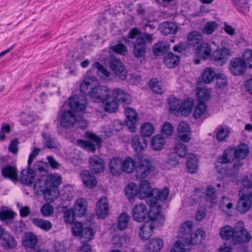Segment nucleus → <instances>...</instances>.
<instances>
[{
    "mask_svg": "<svg viewBox=\"0 0 252 252\" xmlns=\"http://www.w3.org/2000/svg\"><path fill=\"white\" fill-rule=\"evenodd\" d=\"M216 76L214 69L211 67H207L204 69L201 78L204 83L209 84L214 81Z\"/></svg>",
    "mask_w": 252,
    "mask_h": 252,
    "instance_id": "46",
    "label": "nucleus"
},
{
    "mask_svg": "<svg viewBox=\"0 0 252 252\" xmlns=\"http://www.w3.org/2000/svg\"><path fill=\"white\" fill-rule=\"evenodd\" d=\"M212 49L209 44L206 42H203L198 45L195 49L196 55L203 60L211 58Z\"/></svg>",
    "mask_w": 252,
    "mask_h": 252,
    "instance_id": "22",
    "label": "nucleus"
},
{
    "mask_svg": "<svg viewBox=\"0 0 252 252\" xmlns=\"http://www.w3.org/2000/svg\"><path fill=\"white\" fill-rule=\"evenodd\" d=\"M109 65L114 73L121 80H125L127 77V70L121 62L117 59H112Z\"/></svg>",
    "mask_w": 252,
    "mask_h": 252,
    "instance_id": "13",
    "label": "nucleus"
},
{
    "mask_svg": "<svg viewBox=\"0 0 252 252\" xmlns=\"http://www.w3.org/2000/svg\"><path fill=\"white\" fill-rule=\"evenodd\" d=\"M217 139L219 141H223L228 137L229 133V128L227 126H220L217 128Z\"/></svg>",
    "mask_w": 252,
    "mask_h": 252,
    "instance_id": "55",
    "label": "nucleus"
},
{
    "mask_svg": "<svg viewBox=\"0 0 252 252\" xmlns=\"http://www.w3.org/2000/svg\"><path fill=\"white\" fill-rule=\"evenodd\" d=\"M251 240V236L244 227V223L239 221L235 226V235H234V244L241 243H248Z\"/></svg>",
    "mask_w": 252,
    "mask_h": 252,
    "instance_id": "9",
    "label": "nucleus"
},
{
    "mask_svg": "<svg viewBox=\"0 0 252 252\" xmlns=\"http://www.w3.org/2000/svg\"><path fill=\"white\" fill-rule=\"evenodd\" d=\"M125 191L126 196L130 201L133 200L135 196L138 195L137 187L133 183L128 184L125 187Z\"/></svg>",
    "mask_w": 252,
    "mask_h": 252,
    "instance_id": "39",
    "label": "nucleus"
},
{
    "mask_svg": "<svg viewBox=\"0 0 252 252\" xmlns=\"http://www.w3.org/2000/svg\"><path fill=\"white\" fill-rule=\"evenodd\" d=\"M96 214L99 219H104L108 214L109 204L107 198L103 196L97 202Z\"/></svg>",
    "mask_w": 252,
    "mask_h": 252,
    "instance_id": "15",
    "label": "nucleus"
},
{
    "mask_svg": "<svg viewBox=\"0 0 252 252\" xmlns=\"http://www.w3.org/2000/svg\"><path fill=\"white\" fill-rule=\"evenodd\" d=\"M210 91L205 88H199L197 89V97L199 102L204 103V101L208 100L210 97Z\"/></svg>",
    "mask_w": 252,
    "mask_h": 252,
    "instance_id": "58",
    "label": "nucleus"
},
{
    "mask_svg": "<svg viewBox=\"0 0 252 252\" xmlns=\"http://www.w3.org/2000/svg\"><path fill=\"white\" fill-rule=\"evenodd\" d=\"M180 61V57L174 54L172 52L168 53L164 58V63L170 68L177 66L179 64Z\"/></svg>",
    "mask_w": 252,
    "mask_h": 252,
    "instance_id": "32",
    "label": "nucleus"
},
{
    "mask_svg": "<svg viewBox=\"0 0 252 252\" xmlns=\"http://www.w3.org/2000/svg\"><path fill=\"white\" fill-rule=\"evenodd\" d=\"M123 171L128 173H132L135 168V162L130 157L126 158L124 161L122 160Z\"/></svg>",
    "mask_w": 252,
    "mask_h": 252,
    "instance_id": "52",
    "label": "nucleus"
},
{
    "mask_svg": "<svg viewBox=\"0 0 252 252\" xmlns=\"http://www.w3.org/2000/svg\"><path fill=\"white\" fill-rule=\"evenodd\" d=\"M93 67L97 69V74L103 79H106L111 75L110 72L97 62L94 63Z\"/></svg>",
    "mask_w": 252,
    "mask_h": 252,
    "instance_id": "54",
    "label": "nucleus"
},
{
    "mask_svg": "<svg viewBox=\"0 0 252 252\" xmlns=\"http://www.w3.org/2000/svg\"><path fill=\"white\" fill-rule=\"evenodd\" d=\"M201 33L198 31H193L189 33L187 36V40L189 43L192 45H195L200 43L202 40Z\"/></svg>",
    "mask_w": 252,
    "mask_h": 252,
    "instance_id": "45",
    "label": "nucleus"
},
{
    "mask_svg": "<svg viewBox=\"0 0 252 252\" xmlns=\"http://www.w3.org/2000/svg\"><path fill=\"white\" fill-rule=\"evenodd\" d=\"M243 61L245 63L246 66H249L250 68H252V50H247L243 54L242 59Z\"/></svg>",
    "mask_w": 252,
    "mask_h": 252,
    "instance_id": "63",
    "label": "nucleus"
},
{
    "mask_svg": "<svg viewBox=\"0 0 252 252\" xmlns=\"http://www.w3.org/2000/svg\"><path fill=\"white\" fill-rule=\"evenodd\" d=\"M77 143L80 147L89 152H94L95 150V145L92 142L79 139L77 141Z\"/></svg>",
    "mask_w": 252,
    "mask_h": 252,
    "instance_id": "59",
    "label": "nucleus"
},
{
    "mask_svg": "<svg viewBox=\"0 0 252 252\" xmlns=\"http://www.w3.org/2000/svg\"><path fill=\"white\" fill-rule=\"evenodd\" d=\"M178 134L180 139L185 142L190 139V131L189 126L185 122H181L178 127Z\"/></svg>",
    "mask_w": 252,
    "mask_h": 252,
    "instance_id": "24",
    "label": "nucleus"
},
{
    "mask_svg": "<svg viewBox=\"0 0 252 252\" xmlns=\"http://www.w3.org/2000/svg\"><path fill=\"white\" fill-rule=\"evenodd\" d=\"M47 178H48V182L50 183V187L57 188V187L62 183V177L59 175L51 174L50 175H47Z\"/></svg>",
    "mask_w": 252,
    "mask_h": 252,
    "instance_id": "60",
    "label": "nucleus"
},
{
    "mask_svg": "<svg viewBox=\"0 0 252 252\" xmlns=\"http://www.w3.org/2000/svg\"><path fill=\"white\" fill-rule=\"evenodd\" d=\"M155 128L152 124L149 123L144 124L141 127V136L149 137L154 133Z\"/></svg>",
    "mask_w": 252,
    "mask_h": 252,
    "instance_id": "57",
    "label": "nucleus"
},
{
    "mask_svg": "<svg viewBox=\"0 0 252 252\" xmlns=\"http://www.w3.org/2000/svg\"><path fill=\"white\" fill-rule=\"evenodd\" d=\"M46 163L42 161H37L33 166L28 164L27 168L21 170L20 174V180L25 185L31 186L35 179V176H45L47 173Z\"/></svg>",
    "mask_w": 252,
    "mask_h": 252,
    "instance_id": "2",
    "label": "nucleus"
},
{
    "mask_svg": "<svg viewBox=\"0 0 252 252\" xmlns=\"http://www.w3.org/2000/svg\"><path fill=\"white\" fill-rule=\"evenodd\" d=\"M83 184L88 188L93 189L96 186L97 181L95 177L89 170H84L81 173Z\"/></svg>",
    "mask_w": 252,
    "mask_h": 252,
    "instance_id": "23",
    "label": "nucleus"
},
{
    "mask_svg": "<svg viewBox=\"0 0 252 252\" xmlns=\"http://www.w3.org/2000/svg\"><path fill=\"white\" fill-rule=\"evenodd\" d=\"M45 200L49 202H53L59 195V192L57 188L49 187L43 193Z\"/></svg>",
    "mask_w": 252,
    "mask_h": 252,
    "instance_id": "35",
    "label": "nucleus"
},
{
    "mask_svg": "<svg viewBox=\"0 0 252 252\" xmlns=\"http://www.w3.org/2000/svg\"><path fill=\"white\" fill-rule=\"evenodd\" d=\"M234 235H235V227L233 229L231 226L226 225L220 230V236L223 240H230L232 238L234 243Z\"/></svg>",
    "mask_w": 252,
    "mask_h": 252,
    "instance_id": "38",
    "label": "nucleus"
},
{
    "mask_svg": "<svg viewBox=\"0 0 252 252\" xmlns=\"http://www.w3.org/2000/svg\"><path fill=\"white\" fill-rule=\"evenodd\" d=\"M206 201L209 207H213L217 203V197L215 188L209 185L207 187L205 193Z\"/></svg>",
    "mask_w": 252,
    "mask_h": 252,
    "instance_id": "29",
    "label": "nucleus"
},
{
    "mask_svg": "<svg viewBox=\"0 0 252 252\" xmlns=\"http://www.w3.org/2000/svg\"><path fill=\"white\" fill-rule=\"evenodd\" d=\"M129 218V215L126 213L121 214L118 218V228L121 230L125 229L127 227Z\"/></svg>",
    "mask_w": 252,
    "mask_h": 252,
    "instance_id": "56",
    "label": "nucleus"
},
{
    "mask_svg": "<svg viewBox=\"0 0 252 252\" xmlns=\"http://www.w3.org/2000/svg\"><path fill=\"white\" fill-rule=\"evenodd\" d=\"M17 242L13 236L9 233H4L1 239V246L5 249L14 248Z\"/></svg>",
    "mask_w": 252,
    "mask_h": 252,
    "instance_id": "34",
    "label": "nucleus"
},
{
    "mask_svg": "<svg viewBox=\"0 0 252 252\" xmlns=\"http://www.w3.org/2000/svg\"><path fill=\"white\" fill-rule=\"evenodd\" d=\"M193 107V103L189 100H186L181 103L179 113L184 116H188L191 112Z\"/></svg>",
    "mask_w": 252,
    "mask_h": 252,
    "instance_id": "48",
    "label": "nucleus"
},
{
    "mask_svg": "<svg viewBox=\"0 0 252 252\" xmlns=\"http://www.w3.org/2000/svg\"><path fill=\"white\" fill-rule=\"evenodd\" d=\"M89 165L91 170L95 174L103 172L105 168V163L103 159L97 156L90 158Z\"/></svg>",
    "mask_w": 252,
    "mask_h": 252,
    "instance_id": "18",
    "label": "nucleus"
},
{
    "mask_svg": "<svg viewBox=\"0 0 252 252\" xmlns=\"http://www.w3.org/2000/svg\"><path fill=\"white\" fill-rule=\"evenodd\" d=\"M230 55V50L223 47L214 51L211 54V59L215 65L221 66L227 62Z\"/></svg>",
    "mask_w": 252,
    "mask_h": 252,
    "instance_id": "7",
    "label": "nucleus"
},
{
    "mask_svg": "<svg viewBox=\"0 0 252 252\" xmlns=\"http://www.w3.org/2000/svg\"><path fill=\"white\" fill-rule=\"evenodd\" d=\"M104 108L105 111L108 112H115L118 107V102L112 97L109 96L105 101Z\"/></svg>",
    "mask_w": 252,
    "mask_h": 252,
    "instance_id": "49",
    "label": "nucleus"
},
{
    "mask_svg": "<svg viewBox=\"0 0 252 252\" xmlns=\"http://www.w3.org/2000/svg\"><path fill=\"white\" fill-rule=\"evenodd\" d=\"M153 40V34L146 32L143 33V36H140L136 38L133 43L132 50L134 56L137 58H144L147 52V43Z\"/></svg>",
    "mask_w": 252,
    "mask_h": 252,
    "instance_id": "4",
    "label": "nucleus"
},
{
    "mask_svg": "<svg viewBox=\"0 0 252 252\" xmlns=\"http://www.w3.org/2000/svg\"><path fill=\"white\" fill-rule=\"evenodd\" d=\"M159 30L162 34L165 35L175 34L178 30V26L175 23L166 21L160 24Z\"/></svg>",
    "mask_w": 252,
    "mask_h": 252,
    "instance_id": "26",
    "label": "nucleus"
},
{
    "mask_svg": "<svg viewBox=\"0 0 252 252\" xmlns=\"http://www.w3.org/2000/svg\"><path fill=\"white\" fill-rule=\"evenodd\" d=\"M249 0H233L232 4L240 12L245 13L249 11Z\"/></svg>",
    "mask_w": 252,
    "mask_h": 252,
    "instance_id": "51",
    "label": "nucleus"
},
{
    "mask_svg": "<svg viewBox=\"0 0 252 252\" xmlns=\"http://www.w3.org/2000/svg\"><path fill=\"white\" fill-rule=\"evenodd\" d=\"M125 115L127 119L126 125L131 132H134L138 122L137 115L136 111L131 108L125 109Z\"/></svg>",
    "mask_w": 252,
    "mask_h": 252,
    "instance_id": "19",
    "label": "nucleus"
},
{
    "mask_svg": "<svg viewBox=\"0 0 252 252\" xmlns=\"http://www.w3.org/2000/svg\"><path fill=\"white\" fill-rule=\"evenodd\" d=\"M164 221V217L159 211L151 213L149 220L146 221L141 227L139 236L141 239L146 240L152 235L153 230L156 227L161 226Z\"/></svg>",
    "mask_w": 252,
    "mask_h": 252,
    "instance_id": "3",
    "label": "nucleus"
},
{
    "mask_svg": "<svg viewBox=\"0 0 252 252\" xmlns=\"http://www.w3.org/2000/svg\"><path fill=\"white\" fill-rule=\"evenodd\" d=\"M198 160L194 155H189L187 161V167L191 174L195 173L198 170Z\"/></svg>",
    "mask_w": 252,
    "mask_h": 252,
    "instance_id": "36",
    "label": "nucleus"
},
{
    "mask_svg": "<svg viewBox=\"0 0 252 252\" xmlns=\"http://www.w3.org/2000/svg\"><path fill=\"white\" fill-rule=\"evenodd\" d=\"M163 246V242L160 238H154L150 240L145 250L146 252H158Z\"/></svg>",
    "mask_w": 252,
    "mask_h": 252,
    "instance_id": "31",
    "label": "nucleus"
},
{
    "mask_svg": "<svg viewBox=\"0 0 252 252\" xmlns=\"http://www.w3.org/2000/svg\"><path fill=\"white\" fill-rule=\"evenodd\" d=\"M152 164L148 159H141L135 166V176L138 180L145 178L151 170Z\"/></svg>",
    "mask_w": 252,
    "mask_h": 252,
    "instance_id": "10",
    "label": "nucleus"
},
{
    "mask_svg": "<svg viewBox=\"0 0 252 252\" xmlns=\"http://www.w3.org/2000/svg\"><path fill=\"white\" fill-rule=\"evenodd\" d=\"M94 235V232L93 229L91 227H87L84 228L80 236H81L82 239H84V240L82 241L84 242L91 240L93 238Z\"/></svg>",
    "mask_w": 252,
    "mask_h": 252,
    "instance_id": "61",
    "label": "nucleus"
},
{
    "mask_svg": "<svg viewBox=\"0 0 252 252\" xmlns=\"http://www.w3.org/2000/svg\"><path fill=\"white\" fill-rule=\"evenodd\" d=\"M43 138L44 146L49 149H56L58 147V144L56 139L52 138L49 133L43 132L42 134Z\"/></svg>",
    "mask_w": 252,
    "mask_h": 252,
    "instance_id": "47",
    "label": "nucleus"
},
{
    "mask_svg": "<svg viewBox=\"0 0 252 252\" xmlns=\"http://www.w3.org/2000/svg\"><path fill=\"white\" fill-rule=\"evenodd\" d=\"M58 117L61 126L65 128L73 127L77 122L76 116L71 110H60Z\"/></svg>",
    "mask_w": 252,
    "mask_h": 252,
    "instance_id": "6",
    "label": "nucleus"
},
{
    "mask_svg": "<svg viewBox=\"0 0 252 252\" xmlns=\"http://www.w3.org/2000/svg\"><path fill=\"white\" fill-rule=\"evenodd\" d=\"M240 198L237 202L236 209L241 213H245L248 211L252 205V194H248V191L241 193Z\"/></svg>",
    "mask_w": 252,
    "mask_h": 252,
    "instance_id": "12",
    "label": "nucleus"
},
{
    "mask_svg": "<svg viewBox=\"0 0 252 252\" xmlns=\"http://www.w3.org/2000/svg\"><path fill=\"white\" fill-rule=\"evenodd\" d=\"M109 90L106 86H97L94 87L92 93L90 98L94 102L104 103L109 96Z\"/></svg>",
    "mask_w": 252,
    "mask_h": 252,
    "instance_id": "11",
    "label": "nucleus"
},
{
    "mask_svg": "<svg viewBox=\"0 0 252 252\" xmlns=\"http://www.w3.org/2000/svg\"><path fill=\"white\" fill-rule=\"evenodd\" d=\"M193 224L191 221H186L183 223L180 229V233L182 235L181 237L185 238L189 244L196 245L197 243V233L200 235L201 238L204 234V232L202 229H198L197 232L191 233Z\"/></svg>",
    "mask_w": 252,
    "mask_h": 252,
    "instance_id": "5",
    "label": "nucleus"
},
{
    "mask_svg": "<svg viewBox=\"0 0 252 252\" xmlns=\"http://www.w3.org/2000/svg\"><path fill=\"white\" fill-rule=\"evenodd\" d=\"M247 69L246 65L243 60L239 58L232 59L229 63L230 72L234 75L243 74Z\"/></svg>",
    "mask_w": 252,
    "mask_h": 252,
    "instance_id": "14",
    "label": "nucleus"
},
{
    "mask_svg": "<svg viewBox=\"0 0 252 252\" xmlns=\"http://www.w3.org/2000/svg\"><path fill=\"white\" fill-rule=\"evenodd\" d=\"M156 212V211L148 212L146 206L143 203L136 204L132 208L131 215L134 220L138 222H143L149 216L151 213Z\"/></svg>",
    "mask_w": 252,
    "mask_h": 252,
    "instance_id": "8",
    "label": "nucleus"
},
{
    "mask_svg": "<svg viewBox=\"0 0 252 252\" xmlns=\"http://www.w3.org/2000/svg\"><path fill=\"white\" fill-rule=\"evenodd\" d=\"M24 246L28 248H34L37 243L36 237L32 233L25 234L23 238Z\"/></svg>",
    "mask_w": 252,
    "mask_h": 252,
    "instance_id": "41",
    "label": "nucleus"
},
{
    "mask_svg": "<svg viewBox=\"0 0 252 252\" xmlns=\"http://www.w3.org/2000/svg\"><path fill=\"white\" fill-rule=\"evenodd\" d=\"M175 152L180 157L183 158L187 153V147L182 143H177L174 147Z\"/></svg>",
    "mask_w": 252,
    "mask_h": 252,
    "instance_id": "64",
    "label": "nucleus"
},
{
    "mask_svg": "<svg viewBox=\"0 0 252 252\" xmlns=\"http://www.w3.org/2000/svg\"><path fill=\"white\" fill-rule=\"evenodd\" d=\"M113 98L118 101L126 102L128 98V94L120 88H116L112 91Z\"/></svg>",
    "mask_w": 252,
    "mask_h": 252,
    "instance_id": "40",
    "label": "nucleus"
},
{
    "mask_svg": "<svg viewBox=\"0 0 252 252\" xmlns=\"http://www.w3.org/2000/svg\"><path fill=\"white\" fill-rule=\"evenodd\" d=\"M96 84H97V82L93 81L91 78L85 79L80 86V90L81 93L90 97L93 90H94Z\"/></svg>",
    "mask_w": 252,
    "mask_h": 252,
    "instance_id": "28",
    "label": "nucleus"
},
{
    "mask_svg": "<svg viewBox=\"0 0 252 252\" xmlns=\"http://www.w3.org/2000/svg\"><path fill=\"white\" fill-rule=\"evenodd\" d=\"M181 102V101L180 99L175 97H170L168 100L170 112L174 115L178 114Z\"/></svg>",
    "mask_w": 252,
    "mask_h": 252,
    "instance_id": "44",
    "label": "nucleus"
},
{
    "mask_svg": "<svg viewBox=\"0 0 252 252\" xmlns=\"http://www.w3.org/2000/svg\"><path fill=\"white\" fill-rule=\"evenodd\" d=\"M242 183L243 188L239 191V195L241 193H244V191H248V194H252V176H246L243 178Z\"/></svg>",
    "mask_w": 252,
    "mask_h": 252,
    "instance_id": "50",
    "label": "nucleus"
},
{
    "mask_svg": "<svg viewBox=\"0 0 252 252\" xmlns=\"http://www.w3.org/2000/svg\"><path fill=\"white\" fill-rule=\"evenodd\" d=\"M230 148L233 149L234 158L243 159L245 158L249 153L248 146L243 143L238 145L236 148Z\"/></svg>",
    "mask_w": 252,
    "mask_h": 252,
    "instance_id": "27",
    "label": "nucleus"
},
{
    "mask_svg": "<svg viewBox=\"0 0 252 252\" xmlns=\"http://www.w3.org/2000/svg\"><path fill=\"white\" fill-rule=\"evenodd\" d=\"M206 108L207 106L204 103L199 102L195 107L193 117L196 119L200 117L204 113Z\"/></svg>",
    "mask_w": 252,
    "mask_h": 252,
    "instance_id": "62",
    "label": "nucleus"
},
{
    "mask_svg": "<svg viewBox=\"0 0 252 252\" xmlns=\"http://www.w3.org/2000/svg\"><path fill=\"white\" fill-rule=\"evenodd\" d=\"M169 48V44L167 42L160 41L156 43L153 51L157 56H161L166 52Z\"/></svg>",
    "mask_w": 252,
    "mask_h": 252,
    "instance_id": "43",
    "label": "nucleus"
},
{
    "mask_svg": "<svg viewBox=\"0 0 252 252\" xmlns=\"http://www.w3.org/2000/svg\"><path fill=\"white\" fill-rule=\"evenodd\" d=\"M233 160V149L228 148L223 152L222 156L218 158V162L220 163H228L232 162Z\"/></svg>",
    "mask_w": 252,
    "mask_h": 252,
    "instance_id": "42",
    "label": "nucleus"
},
{
    "mask_svg": "<svg viewBox=\"0 0 252 252\" xmlns=\"http://www.w3.org/2000/svg\"><path fill=\"white\" fill-rule=\"evenodd\" d=\"M32 221L36 226L45 231L50 230L53 227L52 224L50 221L41 219L34 218L32 220Z\"/></svg>",
    "mask_w": 252,
    "mask_h": 252,
    "instance_id": "37",
    "label": "nucleus"
},
{
    "mask_svg": "<svg viewBox=\"0 0 252 252\" xmlns=\"http://www.w3.org/2000/svg\"><path fill=\"white\" fill-rule=\"evenodd\" d=\"M138 194L140 199H147V202L151 206L155 205L158 200H165L169 194V189L165 188L162 190L157 189H151L150 183L147 180H142L140 184Z\"/></svg>",
    "mask_w": 252,
    "mask_h": 252,
    "instance_id": "1",
    "label": "nucleus"
},
{
    "mask_svg": "<svg viewBox=\"0 0 252 252\" xmlns=\"http://www.w3.org/2000/svg\"><path fill=\"white\" fill-rule=\"evenodd\" d=\"M109 168L110 172L113 175H120L123 172L122 159L119 158H113L109 162Z\"/></svg>",
    "mask_w": 252,
    "mask_h": 252,
    "instance_id": "25",
    "label": "nucleus"
},
{
    "mask_svg": "<svg viewBox=\"0 0 252 252\" xmlns=\"http://www.w3.org/2000/svg\"><path fill=\"white\" fill-rule=\"evenodd\" d=\"M81 99L78 96L70 97L68 99V105L70 108L75 111H83L86 109V100L84 96Z\"/></svg>",
    "mask_w": 252,
    "mask_h": 252,
    "instance_id": "17",
    "label": "nucleus"
},
{
    "mask_svg": "<svg viewBox=\"0 0 252 252\" xmlns=\"http://www.w3.org/2000/svg\"><path fill=\"white\" fill-rule=\"evenodd\" d=\"M15 216V213L12 211L3 210L0 211V220L6 224L12 222Z\"/></svg>",
    "mask_w": 252,
    "mask_h": 252,
    "instance_id": "53",
    "label": "nucleus"
},
{
    "mask_svg": "<svg viewBox=\"0 0 252 252\" xmlns=\"http://www.w3.org/2000/svg\"><path fill=\"white\" fill-rule=\"evenodd\" d=\"M131 144L134 150L140 153L147 147V140L144 136L135 135L131 138Z\"/></svg>",
    "mask_w": 252,
    "mask_h": 252,
    "instance_id": "21",
    "label": "nucleus"
},
{
    "mask_svg": "<svg viewBox=\"0 0 252 252\" xmlns=\"http://www.w3.org/2000/svg\"><path fill=\"white\" fill-rule=\"evenodd\" d=\"M45 176H38L40 178H37L36 181L33 185V191L35 194H39L43 193L50 186V183L48 182V178H47V175Z\"/></svg>",
    "mask_w": 252,
    "mask_h": 252,
    "instance_id": "20",
    "label": "nucleus"
},
{
    "mask_svg": "<svg viewBox=\"0 0 252 252\" xmlns=\"http://www.w3.org/2000/svg\"><path fill=\"white\" fill-rule=\"evenodd\" d=\"M1 173L4 178L9 179L13 182L18 180V170L15 165H3L1 168Z\"/></svg>",
    "mask_w": 252,
    "mask_h": 252,
    "instance_id": "16",
    "label": "nucleus"
},
{
    "mask_svg": "<svg viewBox=\"0 0 252 252\" xmlns=\"http://www.w3.org/2000/svg\"><path fill=\"white\" fill-rule=\"evenodd\" d=\"M73 210L77 217L84 215L87 210L86 201L83 198H78L75 201Z\"/></svg>",
    "mask_w": 252,
    "mask_h": 252,
    "instance_id": "30",
    "label": "nucleus"
},
{
    "mask_svg": "<svg viewBox=\"0 0 252 252\" xmlns=\"http://www.w3.org/2000/svg\"><path fill=\"white\" fill-rule=\"evenodd\" d=\"M166 143L165 138L161 135L158 134L154 136L151 141V146L155 151L161 150Z\"/></svg>",
    "mask_w": 252,
    "mask_h": 252,
    "instance_id": "33",
    "label": "nucleus"
}]
</instances>
